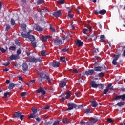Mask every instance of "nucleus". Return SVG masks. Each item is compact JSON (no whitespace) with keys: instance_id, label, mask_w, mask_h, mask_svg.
I'll return each mask as SVG.
<instances>
[{"instance_id":"obj_36","label":"nucleus","mask_w":125,"mask_h":125,"mask_svg":"<svg viewBox=\"0 0 125 125\" xmlns=\"http://www.w3.org/2000/svg\"><path fill=\"white\" fill-rule=\"evenodd\" d=\"M119 58V55H115L113 58V60L117 61Z\"/></svg>"},{"instance_id":"obj_27","label":"nucleus","mask_w":125,"mask_h":125,"mask_svg":"<svg viewBox=\"0 0 125 125\" xmlns=\"http://www.w3.org/2000/svg\"><path fill=\"white\" fill-rule=\"evenodd\" d=\"M57 3L58 4H64L65 3V1L64 0H59L57 1Z\"/></svg>"},{"instance_id":"obj_16","label":"nucleus","mask_w":125,"mask_h":125,"mask_svg":"<svg viewBox=\"0 0 125 125\" xmlns=\"http://www.w3.org/2000/svg\"><path fill=\"white\" fill-rule=\"evenodd\" d=\"M72 9H68V17L69 18H70V19H72L73 18V17L74 16V14L72 13Z\"/></svg>"},{"instance_id":"obj_40","label":"nucleus","mask_w":125,"mask_h":125,"mask_svg":"<svg viewBox=\"0 0 125 125\" xmlns=\"http://www.w3.org/2000/svg\"><path fill=\"white\" fill-rule=\"evenodd\" d=\"M15 48H16L15 46H11L9 47L10 50H15Z\"/></svg>"},{"instance_id":"obj_24","label":"nucleus","mask_w":125,"mask_h":125,"mask_svg":"<svg viewBox=\"0 0 125 125\" xmlns=\"http://www.w3.org/2000/svg\"><path fill=\"white\" fill-rule=\"evenodd\" d=\"M14 86H15V84H14V83H11L9 85L8 88H9V89H12V88H13V87H14Z\"/></svg>"},{"instance_id":"obj_63","label":"nucleus","mask_w":125,"mask_h":125,"mask_svg":"<svg viewBox=\"0 0 125 125\" xmlns=\"http://www.w3.org/2000/svg\"><path fill=\"white\" fill-rule=\"evenodd\" d=\"M36 120L37 121V122H41V118H37L36 119Z\"/></svg>"},{"instance_id":"obj_18","label":"nucleus","mask_w":125,"mask_h":125,"mask_svg":"<svg viewBox=\"0 0 125 125\" xmlns=\"http://www.w3.org/2000/svg\"><path fill=\"white\" fill-rule=\"evenodd\" d=\"M76 44L77 46H82L83 44V42H82L81 40H78L76 41Z\"/></svg>"},{"instance_id":"obj_47","label":"nucleus","mask_w":125,"mask_h":125,"mask_svg":"<svg viewBox=\"0 0 125 125\" xmlns=\"http://www.w3.org/2000/svg\"><path fill=\"white\" fill-rule=\"evenodd\" d=\"M112 64L113 65H117V61H115V60H113L112 61Z\"/></svg>"},{"instance_id":"obj_52","label":"nucleus","mask_w":125,"mask_h":125,"mask_svg":"<svg viewBox=\"0 0 125 125\" xmlns=\"http://www.w3.org/2000/svg\"><path fill=\"white\" fill-rule=\"evenodd\" d=\"M19 81H23V78L22 76H18Z\"/></svg>"},{"instance_id":"obj_5","label":"nucleus","mask_w":125,"mask_h":125,"mask_svg":"<svg viewBox=\"0 0 125 125\" xmlns=\"http://www.w3.org/2000/svg\"><path fill=\"white\" fill-rule=\"evenodd\" d=\"M77 105L73 103H70L68 104V108H67V111H71V110H73V109L76 108Z\"/></svg>"},{"instance_id":"obj_60","label":"nucleus","mask_w":125,"mask_h":125,"mask_svg":"<svg viewBox=\"0 0 125 125\" xmlns=\"http://www.w3.org/2000/svg\"><path fill=\"white\" fill-rule=\"evenodd\" d=\"M108 122H109L110 123H112V122H113V120H112V119L111 118H109L108 120H107Z\"/></svg>"},{"instance_id":"obj_53","label":"nucleus","mask_w":125,"mask_h":125,"mask_svg":"<svg viewBox=\"0 0 125 125\" xmlns=\"http://www.w3.org/2000/svg\"><path fill=\"white\" fill-rule=\"evenodd\" d=\"M123 55L124 56H125V46L123 47Z\"/></svg>"},{"instance_id":"obj_61","label":"nucleus","mask_w":125,"mask_h":125,"mask_svg":"<svg viewBox=\"0 0 125 125\" xmlns=\"http://www.w3.org/2000/svg\"><path fill=\"white\" fill-rule=\"evenodd\" d=\"M35 80H31V81H30V83H31V84H33V83H35Z\"/></svg>"},{"instance_id":"obj_44","label":"nucleus","mask_w":125,"mask_h":125,"mask_svg":"<svg viewBox=\"0 0 125 125\" xmlns=\"http://www.w3.org/2000/svg\"><path fill=\"white\" fill-rule=\"evenodd\" d=\"M7 95H9V93L6 92L4 94V97L6 98L7 97Z\"/></svg>"},{"instance_id":"obj_43","label":"nucleus","mask_w":125,"mask_h":125,"mask_svg":"<svg viewBox=\"0 0 125 125\" xmlns=\"http://www.w3.org/2000/svg\"><path fill=\"white\" fill-rule=\"evenodd\" d=\"M98 86H99L100 88H103V87H104V85H102L101 84H98Z\"/></svg>"},{"instance_id":"obj_9","label":"nucleus","mask_w":125,"mask_h":125,"mask_svg":"<svg viewBox=\"0 0 125 125\" xmlns=\"http://www.w3.org/2000/svg\"><path fill=\"white\" fill-rule=\"evenodd\" d=\"M22 68L23 71L26 72V71H28L29 66H28V64H27L26 63H23L22 65Z\"/></svg>"},{"instance_id":"obj_10","label":"nucleus","mask_w":125,"mask_h":125,"mask_svg":"<svg viewBox=\"0 0 125 125\" xmlns=\"http://www.w3.org/2000/svg\"><path fill=\"white\" fill-rule=\"evenodd\" d=\"M37 93H41L43 95H44L45 94V91L43 89V88L41 87L39 88L37 91Z\"/></svg>"},{"instance_id":"obj_11","label":"nucleus","mask_w":125,"mask_h":125,"mask_svg":"<svg viewBox=\"0 0 125 125\" xmlns=\"http://www.w3.org/2000/svg\"><path fill=\"white\" fill-rule=\"evenodd\" d=\"M93 73H94V70L93 69H90L85 72V75H87V76H90L92 75Z\"/></svg>"},{"instance_id":"obj_1","label":"nucleus","mask_w":125,"mask_h":125,"mask_svg":"<svg viewBox=\"0 0 125 125\" xmlns=\"http://www.w3.org/2000/svg\"><path fill=\"white\" fill-rule=\"evenodd\" d=\"M71 97V92L68 91L66 92L65 94H62L60 97L59 99L61 100L62 101H64L65 100V98L66 99H69Z\"/></svg>"},{"instance_id":"obj_54","label":"nucleus","mask_w":125,"mask_h":125,"mask_svg":"<svg viewBox=\"0 0 125 125\" xmlns=\"http://www.w3.org/2000/svg\"><path fill=\"white\" fill-rule=\"evenodd\" d=\"M15 43L17 45H20V43L18 42V41L16 40L15 41Z\"/></svg>"},{"instance_id":"obj_55","label":"nucleus","mask_w":125,"mask_h":125,"mask_svg":"<svg viewBox=\"0 0 125 125\" xmlns=\"http://www.w3.org/2000/svg\"><path fill=\"white\" fill-rule=\"evenodd\" d=\"M51 125V123H50L49 122H46L45 123V125Z\"/></svg>"},{"instance_id":"obj_42","label":"nucleus","mask_w":125,"mask_h":125,"mask_svg":"<svg viewBox=\"0 0 125 125\" xmlns=\"http://www.w3.org/2000/svg\"><path fill=\"white\" fill-rule=\"evenodd\" d=\"M31 43H32V46H33V47H36V46H37V43H36V42H32Z\"/></svg>"},{"instance_id":"obj_38","label":"nucleus","mask_w":125,"mask_h":125,"mask_svg":"<svg viewBox=\"0 0 125 125\" xmlns=\"http://www.w3.org/2000/svg\"><path fill=\"white\" fill-rule=\"evenodd\" d=\"M101 40H102V41H103V42H104V41H105V36L102 35L101 36Z\"/></svg>"},{"instance_id":"obj_14","label":"nucleus","mask_w":125,"mask_h":125,"mask_svg":"<svg viewBox=\"0 0 125 125\" xmlns=\"http://www.w3.org/2000/svg\"><path fill=\"white\" fill-rule=\"evenodd\" d=\"M32 32V30H29L28 32H22L21 33V36L23 37V38H27L29 35H30V33Z\"/></svg>"},{"instance_id":"obj_3","label":"nucleus","mask_w":125,"mask_h":125,"mask_svg":"<svg viewBox=\"0 0 125 125\" xmlns=\"http://www.w3.org/2000/svg\"><path fill=\"white\" fill-rule=\"evenodd\" d=\"M32 113L29 116V119H34V118H36V117L39 116V115H38V108H37V107H33L32 108Z\"/></svg>"},{"instance_id":"obj_49","label":"nucleus","mask_w":125,"mask_h":125,"mask_svg":"<svg viewBox=\"0 0 125 125\" xmlns=\"http://www.w3.org/2000/svg\"><path fill=\"white\" fill-rule=\"evenodd\" d=\"M50 29L52 32H55V29H54L53 27L50 26Z\"/></svg>"},{"instance_id":"obj_6","label":"nucleus","mask_w":125,"mask_h":125,"mask_svg":"<svg viewBox=\"0 0 125 125\" xmlns=\"http://www.w3.org/2000/svg\"><path fill=\"white\" fill-rule=\"evenodd\" d=\"M63 42L59 39H55L54 40V44L55 45H58L59 46L62 44Z\"/></svg>"},{"instance_id":"obj_59","label":"nucleus","mask_w":125,"mask_h":125,"mask_svg":"<svg viewBox=\"0 0 125 125\" xmlns=\"http://www.w3.org/2000/svg\"><path fill=\"white\" fill-rule=\"evenodd\" d=\"M112 86V84L110 83L108 85L107 87H106V88H109Z\"/></svg>"},{"instance_id":"obj_29","label":"nucleus","mask_w":125,"mask_h":125,"mask_svg":"<svg viewBox=\"0 0 125 125\" xmlns=\"http://www.w3.org/2000/svg\"><path fill=\"white\" fill-rule=\"evenodd\" d=\"M99 13L100 14H102L103 15L106 13V11L105 10H101L99 11Z\"/></svg>"},{"instance_id":"obj_20","label":"nucleus","mask_w":125,"mask_h":125,"mask_svg":"<svg viewBox=\"0 0 125 125\" xmlns=\"http://www.w3.org/2000/svg\"><path fill=\"white\" fill-rule=\"evenodd\" d=\"M95 71H96V72H101V71H102L103 70V67L101 66H98V67H95L94 68Z\"/></svg>"},{"instance_id":"obj_58","label":"nucleus","mask_w":125,"mask_h":125,"mask_svg":"<svg viewBox=\"0 0 125 125\" xmlns=\"http://www.w3.org/2000/svg\"><path fill=\"white\" fill-rule=\"evenodd\" d=\"M78 108H79V109H83V105H79L78 106Z\"/></svg>"},{"instance_id":"obj_34","label":"nucleus","mask_w":125,"mask_h":125,"mask_svg":"<svg viewBox=\"0 0 125 125\" xmlns=\"http://www.w3.org/2000/svg\"><path fill=\"white\" fill-rule=\"evenodd\" d=\"M21 28L23 31H25V30H26V24H21Z\"/></svg>"},{"instance_id":"obj_56","label":"nucleus","mask_w":125,"mask_h":125,"mask_svg":"<svg viewBox=\"0 0 125 125\" xmlns=\"http://www.w3.org/2000/svg\"><path fill=\"white\" fill-rule=\"evenodd\" d=\"M63 123H64V124H67V119H63V120L62 121Z\"/></svg>"},{"instance_id":"obj_39","label":"nucleus","mask_w":125,"mask_h":125,"mask_svg":"<svg viewBox=\"0 0 125 125\" xmlns=\"http://www.w3.org/2000/svg\"><path fill=\"white\" fill-rule=\"evenodd\" d=\"M10 29V26L9 25H6L5 31H8Z\"/></svg>"},{"instance_id":"obj_33","label":"nucleus","mask_w":125,"mask_h":125,"mask_svg":"<svg viewBox=\"0 0 125 125\" xmlns=\"http://www.w3.org/2000/svg\"><path fill=\"white\" fill-rule=\"evenodd\" d=\"M124 104H123V102H120L119 103H118L116 104V106H118L119 107H121V106H123Z\"/></svg>"},{"instance_id":"obj_62","label":"nucleus","mask_w":125,"mask_h":125,"mask_svg":"<svg viewBox=\"0 0 125 125\" xmlns=\"http://www.w3.org/2000/svg\"><path fill=\"white\" fill-rule=\"evenodd\" d=\"M49 108H50V106H46L44 107V109H48Z\"/></svg>"},{"instance_id":"obj_13","label":"nucleus","mask_w":125,"mask_h":125,"mask_svg":"<svg viewBox=\"0 0 125 125\" xmlns=\"http://www.w3.org/2000/svg\"><path fill=\"white\" fill-rule=\"evenodd\" d=\"M29 60L30 62H33V63H37V62L39 61V59H36L34 57H30L29 58Z\"/></svg>"},{"instance_id":"obj_57","label":"nucleus","mask_w":125,"mask_h":125,"mask_svg":"<svg viewBox=\"0 0 125 125\" xmlns=\"http://www.w3.org/2000/svg\"><path fill=\"white\" fill-rule=\"evenodd\" d=\"M73 73H79V71H78V70H77V69H73Z\"/></svg>"},{"instance_id":"obj_12","label":"nucleus","mask_w":125,"mask_h":125,"mask_svg":"<svg viewBox=\"0 0 125 125\" xmlns=\"http://www.w3.org/2000/svg\"><path fill=\"white\" fill-rule=\"evenodd\" d=\"M61 14H62V13L60 11H57L53 13V15L55 17H59Z\"/></svg>"},{"instance_id":"obj_22","label":"nucleus","mask_w":125,"mask_h":125,"mask_svg":"<svg viewBox=\"0 0 125 125\" xmlns=\"http://www.w3.org/2000/svg\"><path fill=\"white\" fill-rule=\"evenodd\" d=\"M60 85L61 87H64L66 85V82L61 81Z\"/></svg>"},{"instance_id":"obj_26","label":"nucleus","mask_w":125,"mask_h":125,"mask_svg":"<svg viewBox=\"0 0 125 125\" xmlns=\"http://www.w3.org/2000/svg\"><path fill=\"white\" fill-rule=\"evenodd\" d=\"M60 61L62 62H63L64 63H65V62H66V61H67V59H66L65 57H61L60 58Z\"/></svg>"},{"instance_id":"obj_4","label":"nucleus","mask_w":125,"mask_h":125,"mask_svg":"<svg viewBox=\"0 0 125 125\" xmlns=\"http://www.w3.org/2000/svg\"><path fill=\"white\" fill-rule=\"evenodd\" d=\"M14 116L15 118H19L21 121L23 120V118H24V115H22V113L19 111L16 112L14 113Z\"/></svg>"},{"instance_id":"obj_35","label":"nucleus","mask_w":125,"mask_h":125,"mask_svg":"<svg viewBox=\"0 0 125 125\" xmlns=\"http://www.w3.org/2000/svg\"><path fill=\"white\" fill-rule=\"evenodd\" d=\"M41 55H42V56H45V55H46V52H45V51H42L41 52Z\"/></svg>"},{"instance_id":"obj_7","label":"nucleus","mask_w":125,"mask_h":125,"mask_svg":"<svg viewBox=\"0 0 125 125\" xmlns=\"http://www.w3.org/2000/svg\"><path fill=\"white\" fill-rule=\"evenodd\" d=\"M50 66H52V67H54V68H58V67H59V65H60V63L58 62H52L50 63Z\"/></svg>"},{"instance_id":"obj_28","label":"nucleus","mask_w":125,"mask_h":125,"mask_svg":"<svg viewBox=\"0 0 125 125\" xmlns=\"http://www.w3.org/2000/svg\"><path fill=\"white\" fill-rule=\"evenodd\" d=\"M51 37L50 35H47V36H43L42 37L43 40H47V39H50V38Z\"/></svg>"},{"instance_id":"obj_25","label":"nucleus","mask_w":125,"mask_h":125,"mask_svg":"<svg viewBox=\"0 0 125 125\" xmlns=\"http://www.w3.org/2000/svg\"><path fill=\"white\" fill-rule=\"evenodd\" d=\"M0 50L1 51V52H2L3 53H4L5 52H6V50H7V47H5V49H4L2 47H1L0 48Z\"/></svg>"},{"instance_id":"obj_41","label":"nucleus","mask_w":125,"mask_h":125,"mask_svg":"<svg viewBox=\"0 0 125 125\" xmlns=\"http://www.w3.org/2000/svg\"><path fill=\"white\" fill-rule=\"evenodd\" d=\"M17 55H19L21 53V49H19L17 51Z\"/></svg>"},{"instance_id":"obj_23","label":"nucleus","mask_w":125,"mask_h":125,"mask_svg":"<svg viewBox=\"0 0 125 125\" xmlns=\"http://www.w3.org/2000/svg\"><path fill=\"white\" fill-rule=\"evenodd\" d=\"M29 40H30V41H31V42H34V41H35V36H34V35H30L29 38H28Z\"/></svg>"},{"instance_id":"obj_21","label":"nucleus","mask_w":125,"mask_h":125,"mask_svg":"<svg viewBox=\"0 0 125 125\" xmlns=\"http://www.w3.org/2000/svg\"><path fill=\"white\" fill-rule=\"evenodd\" d=\"M35 30H36V31H38V32H42V31L43 29H42V28L40 26L37 25L36 26Z\"/></svg>"},{"instance_id":"obj_37","label":"nucleus","mask_w":125,"mask_h":125,"mask_svg":"<svg viewBox=\"0 0 125 125\" xmlns=\"http://www.w3.org/2000/svg\"><path fill=\"white\" fill-rule=\"evenodd\" d=\"M27 95V92H24L21 93V96L22 97H25Z\"/></svg>"},{"instance_id":"obj_8","label":"nucleus","mask_w":125,"mask_h":125,"mask_svg":"<svg viewBox=\"0 0 125 125\" xmlns=\"http://www.w3.org/2000/svg\"><path fill=\"white\" fill-rule=\"evenodd\" d=\"M10 60H16V59H19V57L18 55L13 54L9 57Z\"/></svg>"},{"instance_id":"obj_64","label":"nucleus","mask_w":125,"mask_h":125,"mask_svg":"<svg viewBox=\"0 0 125 125\" xmlns=\"http://www.w3.org/2000/svg\"><path fill=\"white\" fill-rule=\"evenodd\" d=\"M99 77H103V73L99 74Z\"/></svg>"},{"instance_id":"obj_46","label":"nucleus","mask_w":125,"mask_h":125,"mask_svg":"<svg viewBox=\"0 0 125 125\" xmlns=\"http://www.w3.org/2000/svg\"><path fill=\"white\" fill-rule=\"evenodd\" d=\"M68 49H69L68 48H64L63 49H62V51L63 52H66V51H68Z\"/></svg>"},{"instance_id":"obj_50","label":"nucleus","mask_w":125,"mask_h":125,"mask_svg":"<svg viewBox=\"0 0 125 125\" xmlns=\"http://www.w3.org/2000/svg\"><path fill=\"white\" fill-rule=\"evenodd\" d=\"M96 39H97L96 35H94L92 38V41H95V40H96Z\"/></svg>"},{"instance_id":"obj_51","label":"nucleus","mask_w":125,"mask_h":125,"mask_svg":"<svg viewBox=\"0 0 125 125\" xmlns=\"http://www.w3.org/2000/svg\"><path fill=\"white\" fill-rule=\"evenodd\" d=\"M85 113H90V109H86L85 110Z\"/></svg>"},{"instance_id":"obj_32","label":"nucleus","mask_w":125,"mask_h":125,"mask_svg":"<svg viewBox=\"0 0 125 125\" xmlns=\"http://www.w3.org/2000/svg\"><path fill=\"white\" fill-rule=\"evenodd\" d=\"M44 1H43V0H39L37 2L38 4H42Z\"/></svg>"},{"instance_id":"obj_2","label":"nucleus","mask_w":125,"mask_h":125,"mask_svg":"<svg viewBox=\"0 0 125 125\" xmlns=\"http://www.w3.org/2000/svg\"><path fill=\"white\" fill-rule=\"evenodd\" d=\"M40 79L41 82H42L44 80H46L48 83H51V79H50V77L49 76L45 75L43 73H41L40 74Z\"/></svg>"},{"instance_id":"obj_15","label":"nucleus","mask_w":125,"mask_h":125,"mask_svg":"<svg viewBox=\"0 0 125 125\" xmlns=\"http://www.w3.org/2000/svg\"><path fill=\"white\" fill-rule=\"evenodd\" d=\"M122 99V100H125V95H120V96H117L115 98H114V100H118V99Z\"/></svg>"},{"instance_id":"obj_31","label":"nucleus","mask_w":125,"mask_h":125,"mask_svg":"<svg viewBox=\"0 0 125 125\" xmlns=\"http://www.w3.org/2000/svg\"><path fill=\"white\" fill-rule=\"evenodd\" d=\"M109 90H110V89L107 88L106 87V88L104 90L103 93H104V94H107V92H108V91H109Z\"/></svg>"},{"instance_id":"obj_19","label":"nucleus","mask_w":125,"mask_h":125,"mask_svg":"<svg viewBox=\"0 0 125 125\" xmlns=\"http://www.w3.org/2000/svg\"><path fill=\"white\" fill-rule=\"evenodd\" d=\"M92 87H94V88H96L98 86V84L95 83V82L92 81L90 83Z\"/></svg>"},{"instance_id":"obj_30","label":"nucleus","mask_w":125,"mask_h":125,"mask_svg":"<svg viewBox=\"0 0 125 125\" xmlns=\"http://www.w3.org/2000/svg\"><path fill=\"white\" fill-rule=\"evenodd\" d=\"M11 24L12 26H14L15 25V21L13 19H11Z\"/></svg>"},{"instance_id":"obj_45","label":"nucleus","mask_w":125,"mask_h":125,"mask_svg":"<svg viewBox=\"0 0 125 125\" xmlns=\"http://www.w3.org/2000/svg\"><path fill=\"white\" fill-rule=\"evenodd\" d=\"M10 64V62H5L4 63H3V65L4 66H8V65Z\"/></svg>"},{"instance_id":"obj_17","label":"nucleus","mask_w":125,"mask_h":125,"mask_svg":"<svg viewBox=\"0 0 125 125\" xmlns=\"http://www.w3.org/2000/svg\"><path fill=\"white\" fill-rule=\"evenodd\" d=\"M91 103L92 106L94 108H96V107H97V105H98L97 102H96L95 100L92 101L91 102Z\"/></svg>"},{"instance_id":"obj_48","label":"nucleus","mask_w":125,"mask_h":125,"mask_svg":"<svg viewBox=\"0 0 125 125\" xmlns=\"http://www.w3.org/2000/svg\"><path fill=\"white\" fill-rule=\"evenodd\" d=\"M87 31H88V29H84L83 30V33L84 34H86V33H87Z\"/></svg>"}]
</instances>
